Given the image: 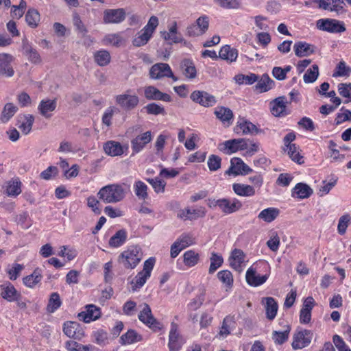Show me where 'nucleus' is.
Instances as JSON below:
<instances>
[{"instance_id": "79ce46f5", "label": "nucleus", "mask_w": 351, "mask_h": 351, "mask_svg": "<svg viewBox=\"0 0 351 351\" xmlns=\"http://www.w3.org/2000/svg\"><path fill=\"white\" fill-rule=\"evenodd\" d=\"M94 60L99 66H104L110 63L111 57L108 51L101 49L94 53Z\"/></svg>"}, {"instance_id": "9d476101", "label": "nucleus", "mask_w": 351, "mask_h": 351, "mask_svg": "<svg viewBox=\"0 0 351 351\" xmlns=\"http://www.w3.org/2000/svg\"><path fill=\"white\" fill-rule=\"evenodd\" d=\"M128 92L119 95L115 98L117 104L126 110L135 108L139 103L138 97L136 95H130Z\"/></svg>"}, {"instance_id": "e2e57ef3", "label": "nucleus", "mask_w": 351, "mask_h": 351, "mask_svg": "<svg viewBox=\"0 0 351 351\" xmlns=\"http://www.w3.org/2000/svg\"><path fill=\"white\" fill-rule=\"evenodd\" d=\"M350 220L351 217L348 214L343 215L339 218L337 226V230L339 234L343 235L346 233Z\"/></svg>"}, {"instance_id": "bf43d9fd", "label": "nucleus", "mask_w": 351, "mask_h": 351, "mask_svg": "<svg viewBox=\"0 0 351 351\" xmlns=\"http://www.w3.org/2000/svg\"><path fill=\"white\" fill-rule=\"evenodd\" d=\"M21 192V182L19 180H12L8 183L6 193L8 196H16Z\"/></svg>"}, {"instance_id": "4468645a", "label": "nucleus", "mask_w": 351, "mask_h": 351, "mask_svg": "<svg viewBox=\"0 0 351 351\" xmlns=\"http://www.w3.org/2000/svg\"><path fill=\"white\" fill-rule=\"evenodd\" d=\"M126 16L124 9H108L104 12V22L105 23H120L123 22Z\"/></svg>"}, {"instance_id": "b1692460", "label": "nucleus", "mask_w": 351, "mask_h": 351, "mask_svg": "<svg viewBox=\"0 0 351 351\" xmlns=\"http://www.w3.org/2000/svg\"><path fill=\"white\" fill-rule=\"evenodd\" d=\"M287 99L285 97H278L271 103L272 105L271 112L275 117H281L287 114Z\"/></svg>"}, {"instance_id": "c756f323", "label": "nucleus", "mask_w": 351, "mask_h": 351, "mask_svg": "<svg viewBox=\"0 0 351 351\" xmlns=\"http://www.w3.org/2000/svg\"><path fill=\"white\" fill-rule=\"evenodd\" d=\"M265 301V308L266 317L269 320H273L277 314L278 305L276 302L275 299L271 297H267L263 299V302Z\"/></svg>"}, {"instance_id": "2f4dec72", "label": "nucleus", "mask_w": 351, "mask_h": 351, "mask_svg": "<svg viewBox=\"0 0 351 351\" xmlns=\"http://www.w3.org/2000/svg\"><path fill=\"white\" fill-rule=\"evenodd\" d=\"M105 153L110 156H121L123 154V147L120 143L110 141L104 145Z\"/></svg>"}, {"instance_id": "c9c22d12", "label": "nucleus", "mask_w": 351, "mask_h": 351, "mask_svg": "<svg viewBox=\"0 0 351 351\" xmlns=\"http://www.w3.org/2000/svg\"><path fill=\"white\" fill-rule=\"evenodd\" d=\"M219 56L223 60L232 62L236 61L238 57V51L237 49L232 48L230 45H225L220 49Z\"/></svg>"}, {"instance_id": "f8f14e48", "label": "nucleus", "mask_w": 351, "mask_h": 351, "mask_svg": "<svg viewBox=\"0 0 351 351\" xmlns=\"http://www.w3.org/2000/svg\"><path fill=\"white\" fill-rule=\"evenodd\" d=\"M152 140V135L150 131H147L141 134L136 136L131 141V147L132 154H137L142 151L146 145Z\"/></svg>"}, {"instance_id": "1a4fd4ad", "label": "nucleus", "mask_w": 351, "mask_h": 351, "mask_svg": "<svg viewBox=\"0 0 351 351\" xmlns=\"http://www.w3.org/2000/svg\"><path fill=\"white\" fill-rule=\"evenodd\" d=\"M162 37L169 44L172 43H183L185 46H188L189 44L187 43L182 36L178 32L177 23L173 21L168 28V31L161 32Z\"/></svg>"}, {"instance_id": "a19ab883", "label": "nucleus", "mask_w": 351, "mask_h": 351, "mask_svg": "<svg viewBox=\"0 0 351 351\" xmlns=\"http://www.w3.org/2000/svg\"><path fill=\"white\" fill-rule=\"evenodd\" d=\"M285 152L287 153L289 158L294 162L302 164L303 157L300 154V147L296 144L289 145L288 147H282Z\"/></svg>"}, {"instance_id": "a211bd4d", "label": "nucleus", "mask_w": 351, "mask_h": 351, "mask_svg": "<svg viewBox=\"0 0 351 351\" xmlns=\"http://www.w3.org/2000/svg\"><path fill=\"white\" fill-rule=\"evenodd\" d=\"M183 343L182 337L177 331L176 324L172 323L169 335L168 347L169 350L179 351L181 349Z\"/></svg>"}, {"instance_id": "69168bd1", "label": "nucleus", "mask_w": 351, "mask_h": 351, "mask_svg": "<svg viewBox=\"0 0 351 351\" xmlns=\"http://www.w3.org/2000/svg\"><path fill=\"white\" fill-rule=\"evenodd\" d=\"M144 108L146 110L147 114H149L158 115L165 114V108L156 103L149 104L145 106Z\"/></svg>"}, {"instance_id": "f3484780", "label": "nucleus", "mask_w": 351, "mask_h": 351, "mask_svg": "<svg viewBox=\"0 0 351 351\" xmlns=\"http://www.w3.org/2000/svg\"><path fill=\"white\" fill-rule=\"evenodd\" d=\"M197 25H193L187 28L190 36H199L206 32L208 28L209 20L206 16H200L197 19Z\"/></svg>"}, {"instance_id": "603ef678", "label": "nucleus", "mask_w": 351, "mask_h": 351, "mask_svg": "<svg viewBox=\"0 0 351 351\" xmlns=\"http://www.w3.org/2000/svg\"><path fill=\"white\" fill-rule=\"evenodd\" d=\"M210 261V265L209 267L208 272L210 274L216 271L217 269L219 268L223 263V258L222 256L214 252L211 253Z\"/></svg>"}, {"instance_id": "5701e85b", "label": "nucleus", "mask_w": 351, "mask_h": 351, "mask_svg": "<svg viewBox=\"0 0 351 351\" xmlns=\"http://www.w3.org/2000/svg\"><path fill=\"white\" fill-rule=\"evenodd\" d=\"M247 282L253 287H258L263 285L268 278V276H261L256 274V269L252 267H250L245 274Z\"/></svg>"}, {"instance_id": "3c124183", "label": "nucleus", "mask_w": 351, "mask_h": 351, "mask_svg": "<svg viewBox=\"0 0 351 351\" xmlns=\"http://www.w3.org/2000/svg\"><path fill=\"white\" fill-rule=\"evenodd\" d=\"M17 110L18 108L12 103L6 104L1 113V121L3 123L8 122L14 115Z\"/></svg>"}, {"instance_id": "f704fd0d", "label": "nucleus", "mask_w": 351, "mask_h": 351, "mask_svg": "<svg viewBox=\"0 0 351 351\" xmlns=\"http://www.w3.org/2000/svg\"><path fill=\"white\" fill-rule=\"evenodd\" d=\"M183 75L188 79H194L197 75L196 68L192 60L184 59L180 63Z\"/></svg>"}, {"instance_id": "6e6552de", "label": "nucleus", "mask_w": 351, "mask_h": 351, "mask_svg": "<svg viewBox=\"0 0 351 351\" xmlns=\"http://www.w3.org/2000/svg\"><path fill=\"white\" fill-rule=\"evenodd\" d=\"M252 171V169L244 163L241 158L234 157L231 159L230 166L225 173L236 176L238 175H246Z\"/></svg>"}, {"instance_id": "20e7f679", "label": "nucleus", "mask_w": 351, "mask_h": 351, "mask_svg": "<svg viewBox=\"0 0 351 351\" xmlns=\"http://www.w3.org/2000/svg\"><path fill=\"white\" fill-rule=\"evenodd\" d=\"M149 77L154 80H159L163 77L171 78L173 82L178 80L174 75L170 66L167 63H156L152 66L149 73Z\"/></svg>"}, {"instance_id": "72a5a7b5", "label": "nucleus", "mask_w": 351, "mask_h": 351, "mask_svg": "<svg viewBox=\"0 0 351 351\" xmlns=\"http://www.w3.org/2000/svg\"><path fill=\"white\" fill-rule=\"evenodd\" d=\"M280 215V210L277 208L269 207L263 209L258 215V219L262 220L266 223H271L274 221Z\"/></svg>"}, {"instance_id": "cd10ccee", "label": "nucleus", "mask_w": 351, "mask_h": 351, "mask_svg": "<svg viewBox=\"0 0 351 351\" xmlns=\"http://www.w3.org/2000/svg\"><path fill=\"white\" fill-rule=\"evenodd\" d=\"M257 130L256 126L252 123L243 119H241L234 128V131L237 134H252Z\"/></svg>"}, {"instance_id": "dca6fc26", "label": "nucleus", "mask_w": 351, "mask_h": 351, "mask_svg": "<svg viewBox=\"0 0 351 351\" xmlns=\"http://www.w3.org/2000/svg\"><path fill=\"white\" fill-rule=\"evenodd\" d=\"M86 311L80 312L77 317L80 320L85 323L97 320L101 316L100 308L94 304H88L85 306Z\"/></svg>"}, {"instance_id": "0eeeda50", "label": "nucleus", "mask_w": 351, "mask_h": 351, "mask_svg": "<svg viewBox=\"0 0 351 351\" xmlns=\"http://www.w3.org/2000/svg\"><path fill=\"white\" fill-rule=\"evenodd\" d=\"M313 334L309 330H298L293 335L292 347L293 349H302L308 346L312 340Z\"/></svg>"}, {"instance_id": "09e8293b", "label": "nucleus", "mask_w": 351, "mask_h": 351, "mask_svg": "<svg viewBox=\"0 0 351 351\" xmlns=\"http://www.w3.org/2000/svg\"><path fill=\"white\" fill-rule=\"evenodd\" d=\"M40 19V14L36 9H29L25 14V21L32 28L38 26Z\"/></svg>"}, {"instance_id": "58836bf2", "label": "nucleus", "mask_w": 351, "mask_h": 351, "mask_svg": "<svg viewBox=\"0 0 351 351\" xmlns=\"http://www.w3.org/2000/svg\"><path fill=\"white\" fill-rule=\"evenodd\" d=\"M43 276L39 269H35L33 273L23 278L24 285L29 288H34L42 280Z\"/></svg>"}, {"instance_id": "4c0bfd02", "label": "nucleus", "mask_w": 351, "mask_h": 351, "mask_svg": "<svg viewBox=\"0 0 351 351\" xmlns=\"http://www.w3.org/2000/svg\"><path fill=\"white\" fill-rule=\"evenodd\" d=\"M235 324L236 323L233 316H226L223 320L218 336L222 338L226 337L230 333L231 330L235 328Z\"/></svg>"}, {"instance_id": "2eb2a0df", "label": "nucleus", "mask_w": 351, "mask_h": 351, "mask_svg": "<svg viewBox=\"0 0 351 351\" xmlns=\"http://www.w3.org/2000/svg\"><path fill=\"white\" fill-rule=\"evenodd\" d=\"M243 206L241 202L237 198H221L219 210L226 215L239 211Z\"/></svg>"}, {"instance_id": "5fc2aeb1", "label": "nucleus", "mask_w": 351, "mask_h": 351, "mask_svg": "<svg viewBox=\"0 0 351 351\" xmlns=\"http://www.w3.org/2000/svg\"><path fill=\"white\" fill-rule=\"evenodd\" d=\"M184 263L187 267H193L197 264L199 261V254L193 250L186 251L184 254Z\"/></svg>"}, {"instance_id": "bb28decb", "label": "nucleus", "mask_w": 351, "mask_h": 351, "mask_svg": "<svg viewBox=\"0 0 351 351\" xmlns=\"http://www.w3.org/2000/svg\"><path fill=\"white\" fill-rule=\"evenodd\" d=\"M232 190L236 195L241 197H252L256 193L254 186L241 183L233 184Z\"/></svg>"}, {"instance_id": "338daca9", "label": "nucleus", "mask_w": 351, "mask_h": 351, "mask_svg": "<svg viewBox=\"0 0 351 351\" xmlns=\"http://www.w3.org/2000/svg\"><path fill=\"white\" fill-rule=\"evenodd\" d=\"M205 300V293L204 291L197 295L188 304V307L191 311L198 309L203 304Z\"/></svg>"}, {"instance_id": "8fccbe9b", "label": "nucleus", "mask_w": 351, "mask_h": 351, "mask_svg": "<svg viewBox=\"0 0 351 351\" xmlns=\"http://www.w3.org/2000/svg\"><path fill=\"white\" fill-rule=\"evenodd\" d=\"M147 186L142 181H136L134 184V191L138 199L145 200L148 197Z\"/></svg>"}, {"instance_id": "f257e3e1", "label": "nucleus", "mask_w": 351, "mask_h": 351, "mask_svg": "<svg viewBox=\"0 0 351 351\" xmlns=\"http://www.w3.org/2000/svg\"><path fill=\"white\" fill-rule=\"evenodd\" d=\"M143 254L138 245H132L122 252L118 256V262L125 269H134L141 261Z\"/></svg>"}, {"instance_id": "423d86ee", "label": "nucleus", "mask_w": 351, "mask_h": 351, "mask_svg": "<svg viewBox=\"0 0 351 351\" xmlns=\"http://www.w3.org/2000/svg\"><path fill=\"white\" fill-rule=\"evenodd\" d=\"M316 25L319 29L330 33H341L346 29L343 21L332 19H319Z\"/></svg>"}, {"instance_id": "864d4df0", "label": "nucleus", "mask_w": 351, "mask_h": 351, "mask_svg": "<svg viewBox=\"0 0 351 351\" xmlns=\"http://www.w3.org/2000/svg\"><path fill=\"white\" fill-rule=\"evenodd\" d=\"M149 278V276H147L142 271L138 272L131 282V287L132 291H135L141 289L145 285Z\"/></svg>"}, {"instance_id": "4be33fe9", "label": "nucleus", "mask_w": 351, "mask_h": 351, "mask_svg": "<svg viewBox=\"0 0 351 351\" xmlns=\"http://www.w3.org/2000/svg\"><path fill=\"white\" fill-rule=\"evenodd\" d=\"M14 58L8 53H0V74L6 77L13 76L14 71L11 65Z\"/></svg>"}, {"instance_id": "c03bdc74", "label": "nucleus", "mask_w": 351, "mask_h": 351, "mask_svg": "<svg viewBox=\"0 0 351 351\" xmlns=\"http://www.w3.org/2000/svg\"><path fill=\"white\" fill-rule=\"evenodd\" d=\"M62 305V300L60 295L57 292H53L50 295L48 304L47 306V312L54 313Z\"/></svg>"}, {"instance_id": "412c9836", "label": "nucleus", "mask_w": 351, "mask_h": 351, "mask_svg": "<svg viewBox=\"0 0 351 351\" xmlns=\"http://www.w3.org/2000/svg\"><path fill=\"white\" fill-rule=\"evenodd\" d=\"M245 254L240 249H234L229 257V263L230 267L237 271L243 269L242 265L245 261Z\"/></svg>"}, {"instance_id": "680f3d73", "label": "nucleus", "mask_w": 351, "mask_h": 351, "mask_svg": "<svg viewBox=\"0 0 351 351\" xmlns=\"http://www.w3.org/2000/svg\"><path fill=\"white\" fill-rule=\"evenodd\" d=\"M351 69L346 66L344 61H341L336 66V70L332 74V77L349 76Z\"/></svg>"}, {"instance_id": "de8ad7c7", "label": "nucleus", "mask_w": 351, "mask_h": 351, "mask_svg": "<svg viewBox=\"0 0 351 351\" xmlns=\"http://www.w3.org/2000/svg\"><path fill=\"white\" fill-rule=\"evenodd\" d=\"M104 45H111L114 47H120L124 42L123 38L119 33L109 34L104 36L103 38Z\"/></svg>"}, {"instance_id": "13d9d810", "label": "nucleus", "mask_w": 351, "mask_h": 351, "mask_svg": "<svg viewBox=\"0 0 351 351\" xmlns=\"http://www.w3.org/2000/svg\"><path fill=\"white\" fill-rule=\"evenodd\" d=\"M152 34L143 29L133 40V45L136 47L145 45L151 38Z\"/></svg>"}, {"instance_id": "393cba45", "label": "nucleus", "mask_w": 351, "mask_h": 351, "mask_svg": "<svg viewBox=\"0 0 351 351\" xmlns=\"http://www.w3.org/2000/svg\"><path fill=\"white\" fill-rule=\"evenodd\" d=\"M206 215L205 208L200 207L197 209L191 210L189 208H185L180 210L178 213V217L186 220V219H195L198 217H203Z\"/></svg>"}, {"instance_id": "052dcab7", "label": "nucleus", "mask_w": 351, "mask_h": 351, "mask_svg": "<svg viewBox=\"0 0 351 351\" xmlns=\"http://www.w3.org/2000/svg\"><path fill=\"white\" fill-rule=\"evenodd\" d=\"M147 181L152 186L154 191L157 193H164L166 182L159 178H147Z\"/></svg>"}, {"instance_id": "49530a36", "label": "nucleus", "mask_w": 351, "mask_h": 351, "mask_svg": "<svg viewBox=\"0 0 351 351\" xmlns=\"http://www.w3.org/2000/svg\"><path fill=\"white\" fill-rule=\"evenodd\" d=\"M141 336L134 330H129L126 333L123 335L120 341L122 344H132L141 340Z\"/></svg>"}, {"instance_id": "0e129e2a", "label": "nucleus", "mask_w": 351, "mask_h": 351, "mask_svg": "<svg viewBox=\"0 0 351 351\" xmlns=\"http://www.w3.org/2000/svg\"><path fill=\"white\" fill-rule=\"evenodd\" d=\"M215 3L226 9H238L241 7L239 0H214Z\"/></svg>"}, {"instance_id": "a878e982", "label": "nucleus", "mask_w": 351, "mask_h": 351, "mask_svg": "<svg viewBox=\"0 0 351 351\" xmlns=\"http://www.w3.org/2000/svg\"><path fill=\"white\" fill-rule=\"evenodd\" d=\"M293 49L298 57L310 56L315 52V47L306 42L299 41L294 44Z\"/></svg>"}, {"instance_id": "4d7b16f0", "label": "nucleus", "mask_w": 351, "mask_h": 351, "mask_svg": "<svg viewBox=\"0 0 351 351\" xmlns=\"http://www.w3.org/2000/svg\"><path fill=\"white\" fill-rule=\"evenodd\" d=\"M218 279L230 288L233 285V276L229 270H221L217 273Z\"/></svg>"}, {"instance_id": "9b49d317", "label": "nucleus", "mask_w": 351, "mask_h": 351, "mask_svg": "<svg viewBox=\"0 0 351 351\" xmlns=\"http://www.w3.org/2000/svg\"><path fill=\"white\" fill-rule=\"evenodd\" d=\"M190 98L204 107H210L217 103L215 97L205 91L195 90L191 94Z\"/></svg>"}, {"instance_id": "f03ea898", "label": "nucleus", "mask_w": 351, "mask_h": 351, "mask_svg": "<svg viewBox=\"0 0 351 351\" xmlns=\"http://www.w3.org/2000/svg\"><path fill=\"white\" fill-rule=\"evenodd\" d=\"M97 196L105 203H117L124 198L125 191L120 184H108L99 191Z\"/></svg>"}, {"instance_id": "37998d69", "label": "nucleus", "mask_w": 351, "mask_h": 351, "mask_svg": "<svg viewBox=\"0 0 351 351\" xmlns=\"http://www.w3.org/2000/svg\"><path fill=\"white\" fill-rule=\"evenodd\" d=\"M274 85V82L269 77L267 74H264L258 81L256 88L258 89L261 93H263L271 89Z\"/></svg>"}, {"instance_id": "7c9ffc66", "label": "nucleus", "mask_w": 351, "mask_h": 351, "mask_svg": "<svg viewBox=\"0 0 351 351\" xmlns=\"http://www.w3.org/2000/svg\"><path fill=\"white\" fill-rule=\"evenodd\" d=\"M214 114L216 117L219 119L222 123H228V125L231 124L233 120L232 111L224 106H217L215 109Z\"/></svg>"}, {"instance_id": "ddd939ff", "label": "nucleus", "mask_w": 351, "mask_h": 351, "mask_svg": "<svg viewBox=\"0 0 351 351\" xmlns=\"http://www.w3.org/2000/svg\"><path fill=\"white\" fill-rule=\"evenodd\" d=\"M63 332L69 338L80 340L84 336V331L76 322H66L63 325Z\"/></svg>"}, {"instance_id": "a18cd8bd", "label": "nucleus", "mask_w": 351, "mask_h": 351, "mask_svg": "<svg viewBox=\"0 0 351 351\" xmlns=\"http://www.w3.org/2000/svg\"><path fill=\"white\" fill-rule=\"evenodd\" d=\"M284 331L279 332L274 330L272 332V339L274 343L278 345H281L288 340L289 335L291 331L290 326L287 325Z\"/></svg>"}, {"instance_id": "aec40b11", "label": "nucleus", "mask_w": 351, "mask_h": 351, "mask_svg": "<svg viewBox=\"0 0 351 351\" xmlns=\"http://www.w3.org/2000/svg\"><path fill=\"white\" fill-rule=\"evenodd\" d=\"M144 95L145 98L148 100H160L167 102L171 101V97L169 95L162 93L153 86L145 87Z\"/></svg>"}, {"instance_id": "774afa93", "label": "nucleus", "mask_w": 351, "mask_h": 351, "mask_svg": "<svg viewBox=\"0 0 351 351\" xmlns=\"http://www.w3.org/2000/svg\"><path fill=\"white\" fill-rule=\"evenodd\" d=\"M338 90L339 94L343 97L348 98L351 100V84L350 83H341L338 85Z\"/></svg>"}, {"instance_id": "e433bc0d", "label": "nucleus", "mask_w": 351, "mask_h": 351, "mask_svg": "<svg viewBox=\"0 0 351 351\" xmlns=\"http://www.w3.org/2000/svg\"><path fill=\"white\" fill-rule=\"evenodd\" d=\"M18 119L19 122H21V123L19 125V128L24 134H28L32 130L34 117L32 114H24L19 115Z\"/></svg>"}, {"instance_id": "ea45409f", "label": "nucleus", "mask_w": 351, "mask_h": 351, "mask_svg": "<svg viewBox=\"0 0 351 351\" xmlns=\"http://www.w3.org/2000/svg\"><path fill=\"white\" fill-rule=\"evenodd\" d=\"M127 232L122 229L117 231L109 240V245L112 247L121 246L127 239Z\"/></svg>"}, {"instance_id": "39448f33", "label": "nucleus", "mask_w": 351, "mask_h": 351, "mask_svg": "<svg viewBox=\"0 0 351 351\" xmlns=\"http://www.w3.org/2000/svg\"><path fill=\"white\" fill-rule=\"evenodd\" d=\"M249 148L248 140L245 138H234L226 141L219 145V149L226 154H231L238 151Z\"/></svg>"}, {"instance_id": "7ed1b4c3", "label": "nucleus", "mask_w": 351, "mask_h": 351, "mask_svg": "<svg viewBox=\"0 0 351 351\" xmlns=\"http://www.w3.org/2000/svg\"><path fill=\"white\" fill-rule=\"evenodd\" d=\"M140 306L141 310L138 315L139 320L154 331L161 330L162 325L154 318L149 306L144 303Z\"/></svg>"}, {"instance_id": "6ab92c4d", "label": "nucleus", "mask_w": 351, "mask_h": 351, "mask_svg": "<svg viewBox=\"0 0 351 351\" xmlns=\"http://www.w3.org/2000/svg\"><path fill=\"white\" fill-rule=\"evenodd\" d=\"M0 288L1 296L8 302L18 301L21 298V294L10 282L1 285Z\"/></svg>"}, {"instance_id": "6e6d98bb", "label": "nucleus", "mask_w": 351, "mask_h": 351, "mask_svg": "<svg viewBox=\"0 0 351 351\" xmlns=\"http://www.w3.org/2000/svg\"><path fill=\"white\" fill-rule=\"evenodd\" d=\"M319 68L317 64H313L311 68L308 69L303 76L305 83H313L318 77Z\"/></svg>"}, {"instance_id": "473e14b6", "label": "nucleus", "mask_w": 351, "mask_h": 351, "mask_svg": "<svg viewBox=\"0 0 351 351\" xmlns=\"http://www.w3.org/2000/svg\"><path fill=\"white\" fill-rule=\"evenodd\" d=\"M313 194V189L306 184L298 183L293 189L292 196L300 199L308 198Z\"/></svg>"}, {"instance_id": "c85d7f7f", "label": "nucleus", "mask_w": 351, "mask_h": 351, "mask_svg": "<svg viewBox=\"0 0 351 351\" xmlns=\"http://www.w3.org/2000/svg\"><path fill=\"white\" fill-rule=\"evenodd\" d=\"M57 106L56 99L42 100L38 107L40 113L45 118L51 117V112L54 111Z\"/></svg>"}]
</instances>
